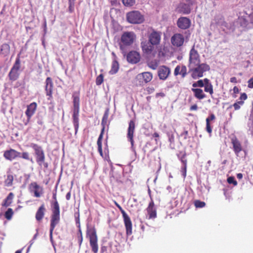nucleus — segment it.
Listing matches in <instances>:
<instances>
[{"instance_id": "obj_42", "label": "nucleus", "mask_w": 253, "mask_h": 253, "mask_svg": "<svg viewBox=\"0 0 253 253\" xmlns=\"http://www.w3.org/2000/svg\"><path fill=\"white\" fill-rule=\"evenodd\" d=\"M227 181L229 184H233L234 186H236L237 185V182L233 176L229 177L227 178Z\"/></svg>"}, {"instance_id": "obj_55", "label": "nucleus", "mask_w": 253, "mask_h": 253, "mask_svg": "<svg viewBox=\"0 0 253 253\" xmlns=\"http://www.w3.org/2000/svg\"><path fill=\"white\" fill-rule=\"evenodd\" d=\"M197 109H198V107L196 104H194V105H192L190 108V110L191 111H195V110H197Z\"/></svg>"}, {"instance_id": "obj_18", "label": "nucleus", "mask_w": 253, "mask_h": 253, "mask_svg": "<svg viewBox=\"0 0 253 253\" xmlns=\"http://www.w3.org/2000/svg\"><path fill=\"white\" fill-rule=\"evenodd\" d=\"M146 211L148 215L149 219H154L157 217V211L155 207V204L153 200L149 203L148 206L146 208Z\"/></svg>"}, {"instance_id": "obj_59", "label": "nucleus", "mask_w": 253, "mask_h": 253, "mask_svg": "<svg viewBox=\"0 0 253 253\" xmlns=\"http://www.w3.org/2000/svg\"><path fill=\"white\" fill-rule=\"evenodd\" d=\"M233 91H234V93L235 94L238 93H239L238 88L236 86H235L233 88Z\"/></svg>"}, {"instance_id": "obj_57", "label": "nucleus", "mask_w": 253, "mask_h": 253, "mask_svg": "<svg viewBox=\"0 0 253 253\" xmlns=\"http://www.w3.org/2000/svg\"><path fill=\"white\" fill-rule=\"evenodd\" d=\"M71 191H69V192H68L67 194H66V199L67 200H70L71 199Z\"/></svg>"}, {"instance_id": "obj_64", "label": "nucleus", "mask_w": 253, "mask_h": 253, "mask_svg": "<svg viewBox=\"0 0 253 253\" xmlns=\"http://www.w3.org/2000/svg\"><path fill=\"white\" fill-rule=\"evenodd\" d=\"M197 98L199 99L203 98L205 96H195Z\"/></svg>"}, {"instance_id": "obj_56", "label": "nucleus", "mask_w": 253, "mask_h": 253, "mask_svg": "<svg viewBox=\"0 0 253 253\" xmlns=\"http://www.w3.org/2000/svg\"><path fill=\"white\" fill-rule=\"evenodd\" d=\"M153 137L155 138V141L156 142H157L158 140H157V138H159V134L158 132H154L153 135H152Z\"/></svg>"}, {"instance_id": "obj_8", "label": "nucleus", "mask_w": 253, "mask_h": 253, "mask_svg": "<svg viewBox=\"0 0 253 253\" xmlns=\"http://www.w3.org/2000/svg\"><path fill=\"white\" fill-rule=\"evenodd\" d=\"M117 208L119 209L122 214V216L124 219L125 226L126 229V234L128 235L132 234V224L131 219L129 216L126 213L125 211L123 209L121 206L120 205Z\"/></svg>"}, {"instance_id": "obj_20", "label": "nucleus", "mask_w": 253, "mask_h": 253, "mask_svg": "<svg viewBox=\"0 0 253 253\" xmlns=\"http://www.w3.org/2000/svg\"><path fill=\"white\" fill-rule=\"evenodd\" d=\"M177 24L180 29H186L190 27L191 21L186 17H180L178 19Z\"/></svg>"}, {"instance_id": "obj_45", "label": "nucleus", "mask_w": 253, "mask_h": 253, "mask_svg": "<svg viewBox=\"0 0 253 253\" xmlns=\"http://www.w3.org/2000/svg\"><path fill=\"white\" fill-rule=\"evenodd\" d=\"M186 70L187 69L185 66H182L181 68H180V74L182 75L183 77H185L186 75Z\"/></svg>"}, {"instance_id": "obj_33", "label": "nucleus", "mask_w": 253, "mask_h": 253, "mask_svg": "<svg viewBox=\"0 0 253 253\" xmlns=\"http://www.w3.org/2000/svg\"><path fill=\"white\" fill-rule=\"evenodd\" d=\"M13 214V210L11 208H8L4 213V217L6 219L10 220L11 219Z\"/></svg>"}, {"instance_id": "obj_21", "label": "nucleus", "mask_w": 253, "mask_h": 253, "mask_svg": "<svg viewBox=\"0 0 253 253\" xmlns=\"http://www.w3.org/2000/svg\"><path fill=\"white\" fill-rule=\"evenodd\" d=\"M170 73L169 69L165 66H161L159 68L158 71V76L160 79H166Z\"/></svg>"}, {"instance_id": "obj_48", "label": "nucleus", "mask_w": 253, "mask_h": 253, "mask_svg": "<svg viewBox=\"0 0 253 253\" xmlns=\"http://www.w3.org/2000/svg\"><path fill=\"white\" fill-rule=\"evenodd\" d=\"M21 157L25 160H29V155L28 152H23L22 153Z\"/></svg>"}, {"instance_id": "obj_29", "label": "nucleus", "mask_w": 253, "mask_h": 253, "mask_svg": "<svg viewBox=\"0 0 253 253\" xmlns=\"http://www.w3.org/2000/svg\"><path fill=\"white\" fill-rule=\"evenodd\" d=\"M10 51V46L8 44L4 43L0 47V53L6 56L9 53Z\"/></svg>"}, {"instance_id": "obj_47", "label": "nucleus", "mask_w": 253, "mask_h": 253, "mask_svg": "<svg viewBox=\"0 0 253 253\" xmlns=\"http://www.w3.org/2000/svg\"><path fill=\"white\" fill-rule=\"evenodd\" d=\"M76 222L78 224V227H80V214L79 212L77 213V215L75 214Z\"/></svg>"}, {"instance_id": "obj_30", "label": "nucleus", "mask_w": 253, "mask_h": 253, "mask_svg": "<svg viewBox=\"0 0 253 253\" xmlns=\"http://www.w3.org/2000/svg\"><path fill=\"white\" fill-rule=\"evenodd\" d=\"M14 177L12 174H7L6 178L4 180V185L7 187L11 186L13 185Z\"/></svg>"}, {"instance_id": "obj_3", "label": "nucleus", "mask_w": 253, "mask_h": 253, "mask_svg": "<svg viewBox=\"0 0 253 253\" xmlns=\"http://www.w3.org/2000/svg\"><path fill=\"white\" fill-rule=\"evenodd\" d=\"M86 237L88 238L90 246L93 253H97L98 251V237L96 230L94 227H87Z\"/></svg>"}, {"instance_id": "obj_6", "label": "nucleus", "mask_w": 253, "mask_h": 253, "mask_svg": "<svg viewBox=\"0 0 253 253\" xmlns=\"http://www.w3.org/2000/svg\"><path fill=\"white\" fill-rule=\"evenodd\" d=\"M53 201H51V218L60 219V206L57 200L56 191H55L52 194Z\"/></svg>"}, {"instance_id": "obj_36", "label": "nucleus", "mask_w": 253, "mask_h": 253, "mask_svg": "<svg viewBox=\"0 0 253 253\" xmlns=\"http://www.w3.org/2000/svg\"><path fill=\"white\" fill-rule=\"evenodd\" d=\"M148 66L153 70H155L158 66V62L156 60L151 61L148 63Z\"/></svg>"}, {"instance_id": "obj_9", "label": "nucleus", "mask_w": 253, "mask_h": 253, "mask_svg": "<svg viewBox=\"0 0 253 253\" xmlns=\"http://www.w3.org/2000/svg\"><path fill=\"white\" fill-rule=\"evenodd\" d=\"M200 63V56L194 47L191 49L189 54V69L196 67Z\"/></svg>"}, {"instance_id": "obj_53", "label": "nucleus", "mask_w": 253, "mask_h": 253, "mask_svg": "<svg viewBox=\"0 0 253 253\" xmlns=\"http://www.w3.org/2000/svg\"><path fill=\"white\" fill-rule=\"evenodd\" d=\"M78 242H79V246H81L82 244L83 241V236H78Z\"/></svg>"}, {"instance_id": "obj_35", "label": "nucleus", "mask_w": 253, "mask_h": 253, "mask_svg": "<svg viewBox=\"0 0 253 253\" xmlns=\"http://www.w3.org/2000/svg\"><path fill=\"white\" fill-rule=\"evenodd\" d=\"M142 77L146 83L150 82L152 79V75L149 72L142 73Z\"/></svg>"}, {"instance_id": "obj_51", "label": "nucleus", "mask_w": 253, "mask_h": 253, "mask_svg": "<svg viewBox=\"0 0 253 253\" xmlns=\"http://www.w3.org/2000/svg\"><path fill=\"white\" fill-rule=\"evenodd\" d=\"M180 67L179 66H177L175 68V70H174V75H177L178 74H180Z\"/></svg>"}, {"instance_id": "obj_23", "label": "nucleus", "mask_w": 253, "mask_h": 253, "mask_svg": "<svg viewBox=\"0 0 253 253\" xmlns=\"http://www.w3.org/2000/svg\"><path fill=\"white\" fill-rule=\"evenodd\" d=\"M46 211L44 205L42 204L38 209L35 215V218L38 222H41L45 214V211Z\"/></svg>"}, {"instance_id": "obj_44", "label": "nucleus", "mask_w": 253, "mask_h": 253, "mask_svg": "<svg viewBox=\"0 0 253 253\" xmlns=\"http://www.w3.org/2000/svg\"><path fill=\"white\" fill-rule=\"evenodd\" d=\"M186 154L185 152L183 153L180 157V159L183 165H187V160L186 159Z\"/></svg>"}, {"instance_id": "obj_19", "label": "nucleus", "mask_w": 253, "mask_h": 253, "mask_svg": "<svg viewBox=\"0 0 253 253\" xmlns=\"http://www.w3.org/2000/svg\"><path fill=\"white\" fill-rule=\"evenodd\" d=\"M176 10L179 13L183 14H189L191 11V4L189 3H185L181 2L177 6Z\"/></svg>"}, {"instance_id": "obj_5", "label": "nucleus", "mask_w": 253, "mask_h": 253, "mask_svg": "<svg viewBox=\"0 0 253 253\" xmlns=\"http://www.w3.org/2000/svg\"><path fill=\"white\" fill-rule=\"evenodd\" d=\"M210 69V66L205 63L199 64L197 66L189 69L192 72V77L194 79L202 77L203 76V73Z\"/></svg>"}, {"instance_id": "obj_38", "label": "nucleus", "mask_w": 253, "mask_h": 253, "mask_svg": "<svg viewBox=\"0 0 253 253\" xmlns=\"http://www.w3.org/2000/svg\"><path fill=\"white\" fill-rule=\"evenodd\" d=\"M194 205L196 208H201L205 206L206 203L199 200H196L194 202Z\"/></svg>"}, {"instance_id": "obj_17", "label": "nucleus", "mask_w": 253, "mask_h": 253, "mask_svg": "<svg viewBox=\"0 0 253 253\" xmlns=\"http://www.w3.org/2000/svg\"><path fill=\"white\" fill-rule=\"evenodd\" d=\"M126 59L128 62L132 64H135L140 61V55L138 52L131 51L127 54Z\"/></svg>"}, {"instance_id": "obj_49", "label": "nucleus", "mask_w": 253, "mask_h": 253, "mask_svg": "<svg viewBox=\"0 0 253 253\" xmlns=\"http://www.w3.org/2000/svg\"><path fill=\"white\" fill-rule=\"evenodd\" d=\"M154 88L153 86H148L147 87V91L148 94L153 93L154 92Z\"/></svg>"}, {"instance_id": "obj_22", "label": "nucleus", "mask_w": 253, "mask_h": 253, "mask_svg": "<svg viewBox=\"0 0 253 253\" xmlns=\"http://www.w3.org/2000/svg\"><path fill=\"white\" fill-rule=\"evenodd\" d=\"M60 219H56V218H51L50 219V234H49V237H50V240L53 245L54 246V242L53 240V230L56 226L57 224H58L60 222Z\"/></svg>"}, {"instance_id": "obj_24", "label": "nucleus", "mask_w": 253, "mask_h": 253, "mask_svg": "<svg viewBox=\"0 0 253 253\" xmlns=\"http://www.w3.org/2000/svg\"><path fill=\"white\" fill-rule=\"evenodd\" d=\"M231 142L233 145L234 152L236 154H238L242 150V146L240 141L236 137H234L232 138Z\"/></svg>"}, {"instance_id": "obj_46", "label": "nucleus", "mask_w": 253, "mask_h": 253, "mask_svg": "<svg viewBox=\"0 0 253 253\" xmlns=\"http://www.w3.org/2000/svg\"><path fill=\"white\" fill-rule=\"evenodd\" d=\"M205 85H204V83L203 82V81L202 80H199L197 82V83H195L193 84V86L194 87H196L197 86H200V87H203Z\"/></svg>"}, {"instance_id": "obj_41", "label": "nucleus", "mask_w": 253, "mask_h": 253, "mask_svg": "<svg viewBox=\"0 0 253 253\" xmlns=\"http://www.w3.org/2000/svg\"><path fill=\"white\" fill-rule=\"evenodd\" d=\"M76 0H68L69 1V11L70 12H72L74 11L75 1Z\"/></svg>"}, {"instance_id": "obj_26", "label": "nucleus", "mask_w": 253, "mask_h": 253, "mask_svg": "<svg viewBox=\"0 0 253 253\" xmlns=\"http://www.w3.org/2000/svg\"><path fill=\"white\" fill-rule=\"evenodd\" d=\"M14 197V195L12 192L9 193L6 198L3 200L1 206L4 207L9 206L12 203Z\"/></svg>"}, {"instance_id": "obj_15", "label": "nucleus", "mask_w": 253, "mask_h": 253, "mask_svg": "<svg viewBox=\"0 0 253 253\" xmlns=\"http://www.w3.org/2000/svg\"><path fill=\"white\" fill-rule=\"evenodd\" d=\"M170 41L173 46L180 47L183 45L184 38L183 36L180 34H175L171 38Z\"/></svg>"}, {"instance_id": "obj_7", "label": "nucleus", "mask_w": 253, "mask_h": 253, "mask_svg": "<svg viewBox=\"0 0 253 253\" xmlns=\"http://www.w3.org/2000/svg\"><path fill=\"white\" fill-rule=\"evenodd\" d=\"M127 20L132 24H140L144 21V16L138 11H132L127 13Z\"/></svg>"}, {"instance_id": "obj_61", "label": "nucleus", "mask_w": 253, "mask_h": 253, "mask_svg": "<svg viewBox=\"0 0 253 253\" xmlns=\"http://www.w3.org/2000/svg\"><path fill=\"white\" fill-rule=\"evenodd\" d=\"M237 177L238 179H241L243 178V174L241 173H239L237 174Z\"/></svg>"}, {"instance_id": "obj_16", "label": "nucleus", "mask_w": 253, "mask_h": 253, "mask_svg": "<svg viewBox=\"0 0 253 253\" xmlns=\"http://www.w3.org/2000/svg\"><path fill=\"white\" fill-rule=\"evenodd\" d=\"M21 153L15 149H10L4 152L3 157L6 160L12 161L16 158L19 157Z\"/></svg>"}, {"instance_id": "obj_1", "label": "nucleus", "mask_w": 253, "mask_h": 253, "mask_svg": "<svg viewBox=\"0 0 253 253\" xmlns=\"http://www.w3.org/2000/svg\"><path fill=\"white\" fill-rule=\"evenodd\" d=\"M162 33L151 28L148 31V40L141 42L143 52L150 57H155L157 52L158 46L160 44Z\"/></svg>"}, {"instance_id": "obj_31", "label": "nucleus", "mask_w": 253, "mask_h": 253, "mask_svg": "<svg viewBox=\"0 0 253 253\" xmlns=\"http://www.w3.org/2000/svg\"><path fill=\"white\" fill-rule=\"evenodd\" d=\"M247 98V96H240V101H239L233 104L235 110H238L240 108V105L244 103V100Z\"/></svg>"}, {"instance_id": "obj_4", "label": "nucleus", "mask_w": 253, "mask_h": 253, "mask_svg": "<svg viewBox=\"0 0 253 253\" xmlns=\"http://www.w3.org/2000/svg\"><path fill=\"white\" fill-rule=\"evenodd\" d=\"M73 105V122L75 127V134H76L79 127L80 98L78 96H74Z\"/></svg>"}, {"instance_id": "obj_27", "label": "nucleus", "mask_w": 253, "mask_h": 253, "mask_svg": "<svg viewBox=\"0 0 253 253\" xmlns=\"http://www.w3.org/2000/svg\"><path fill=\"white\" fill-rule=\"evenodd\" d=\"M45 90L46 95H51L53 83L52 79L50 77H47L46 79Z\"/></svg>"}, {"instance_id": "obj_2", "label": "nucleus", "mask_w": 253, "mask_h": 253, "mask_svg": "<svg viewBox=\"0 0 253 253\" xmlns=\"http://www.w3.org/2000/svg\"><path fill=\"white\" fill-rule=\"evenodd\" d=\"M30 147H32L35 152L36 161L38 165L44 168H47L48 166L47 163L45 162V156L42 147L35 143H31Z\"/></svg>"}, {"instance_id": "obj_43", "label": "nucleus", "mask_w": 253, "mask_h": 253, "mask_svg": "<svg viewBox=\"0 0 253 253\" xmlns=\"http://www.w3.org/2000/svg\"><path fill=\"white\" fill-rule=\"evenodd\" d=\"M103 81V76L102 74L99 75L96 79V84L97 85H100Z\"/></svg>"}, {"instance_id": "obj_37", "label": "nucleus", "mask_w": 253, "mask_h": 253, "mask_svg": "<svg viewBox=\"0 0 253 253\" xmlns=\"http://www.w3.org/2000/svg\"><path fill=\"white\" fill-rule=\"evenodd\" d=\"M108 118V111H106L105 113L104 114V115L103 116L102 122H101V125L105 127V125L107 123V121Z\"/></svg>"}, {"instance_id": "obj_13", "label": "nucleus", "mask_w": 253, "mask_h": 253, "mask_svg": "<svg viewBox=\"0 0 253 253\" xmlns=\"http://www.w3.org/2000/svg\"><path fill=\"white\" fill-rule=\"evenodd\" d=\"M37 107V104L36 102L31 103L27 106V109L25 111V114L27 116V119L25 122V125H28L30 121L31 117L35 113Z\"/></svg>"}, {"instance_id": "obj_62", "label": "nucleus", "mask_w": 253, "mask_h": 253, "mask_svg": "<svg viewBox=\"0 0 253 253\" xmlns=\"http://www.w3.org/2000/svg\"><path fill=\"white\" fill-rule=\"evenodd\" d=\"M207 84H210L209 83V80L207 79H205L204 80V85H206Z\"/></svg>"}, {"instance_id": "obj_11", "label": "nucleus", "mask_w": 253, "mask_h": 253, "mask_svg": "<svg viewBox=\"0 0 253 253\" xmlns=\"http://www.w3.org/2000/svg\"><path fill=\"white\" fill-rule=\"evenodd\" d=\"M29 191L33 193L34 196L37 198L40 197L43 193V188L40 186L36 182H32L28 187Z\"/></svg>"}, {"instance_id": "obj_25", "label": "nucleus", "mask_w": 253, "mask_h": 253, "mask_svg": "<svg viewBox=\"0 0 253 253\" xmlns=\"http://www.w3.org/2000/svg\"><path fill=\"white\" fill-rule=\"evenodd\" d=\"M104 128H105V127L103 126L101 130V132L99 136L97 141V146H98V152L99 153V154L100 155V156L101 157H103V156L102 148V140L103 139Z\"/></svg>"}, {"instance_id": "obj_10", "label": "nucleus", "mask_w": 253, "mask_h": 253, "mask_svg": "<svg viewBox=\"0 0 253 253\" xmlns=\"http://www.w3.org/2000/svg\"><path fill=\"white\" fill-rule=\"evenodd\" d=\"M136 39V35L133 32H125L121 37V42L125 45H130Z\"/></svg>"}, {"instance_id": "obj_34", "label": "nucleus", "mask_w": 253, "mask_h": 253, "mask_svg": "<svg viewBox=\"0 0 253 253\" xmlns=\"http://www.w3.org/2000/svg\"><path fill=\"white\" fill-rule=\"evenodd\" d=\"M119 69V63L117 61H114L112 65V68L110 72L111 74H115Z\"/></svg>"}, {"instance_id": "obj_32", "label": "nucleus", "mask_w": 253, "mask_h": 253, "mask_svg": "<svg viewBox=\"0 0 253 253\" xmlns=\"http://www.w3.org/2000/svg\"><path fill=\"white\" fill-rule=\"evenodd\" d=\"M215 21L216 24L218 26H221L224 31L225 30L224 27L227 28V24L225 21H224L222 17H219L218 20L217 19H215Z\"/></svg>"}, {"instance_id": "obj_40", "label": "nucleus", "mask_w": 253, "mask_h": 253, "mask_svg": "<svg viewBox=\"0 0 253 253\" xmlns=\"http://www.w3.org/2000/svg\"><path fill=\"white\" fill-rule=\"evenodd\" d=\"M205 86V91L207 92H209L210 94H212L213 93L212 87L211 84H207L204 85Z\"/></svg>"}, {"instance_id": "obj_39", "label": "nucleus", "mask_w": 253, "mask_h": 253, "mask_svg": "<svg viewBox=\"0 0 253 253\" xmlns=\"http://www.w3.org/2000/svg\"><path fill=\"white\" fill-rule=\"evenodd\" d=\"M123 4L126 6H131L135 3V0H122Z\"/></svg>"}, {"instance_id": "obj_52", "label": "nucleus", "mask_w": 253, "mask_h": 253, "mask_svg": "<svg viewBox=\"0 0 253 253\" xmlns=\"http://www.w3.org/2000/svg\"><path fill=\"white\" fill-rule=\"evenodd\" d=\"M248 87L250 88L253 87V78L251 79L248 81Z\"/></svg>"}, {"instance_id": "obj_14", "label": "nucleus", "mask_w": 253, "mask_h": 253, "mask_svg": "<svg viewBox=\"0 0 253 253\" xmlns=\"http://www.w3.org/2000/svg\"><path fill=\"white\" fill-rule=\"evenodd\" d=\"M135 128V121L134 120H130L129 122L128 127L127 129V138L131 143V147H133L134 146L133 136Z\"/></svg>"}, {"instance_id": "obj_50", "label": "nucleus", "mask_w": 253, "mask_h": 253, "mask_svg": "<svg viewBox=\"0 0 253 253\" xmlns=\"http://www.w3.org/2000/svg\"><path fill=\"white\" fill-rule=\"evenodd\" d=\"M193 90L195 92V95H202L201 93L203 92V90L201 89L196 88Z\"/></svg>"}, {"instance_id": "obj_63", "label": "nucleus", "mask_w": 253, "mask_h": 253, "mask_svg": "<svg viewBox=\"0 0 253 253\" xmlns=\"http://www.w3.org/2000/svg\"><path fill=\"white\" fill-rule=\"evenodd\" d=\"M78 236H83L82 232V230L81 229V227L80 228H79Z\"/></svg>"}, {"instance_id": "obj_60", "label": "nucleus", "mask_w": 253, "mask_h": 253, "mask_svg": "<svg viewBox=\"0 0 253 253\" xmlns=\"http://www.w3.org/2000/svg\"><path fill=\"white\" fill-rule=\"evenodd\" d=\"M230 82L231 83H237V79L235 77H232L230 79Z\"/></svg>"}, {"instance_id": "obj_28", "label": "nucleus", "mask_w": 253, "mask_h": 253, "mask_svg": "<svg viewBox=\"0 0 253 253\" xmlns=\"http://www.w3.org/2000/svg\"><path fill=\"white\" fill-rule=\"evenodd\" d=\"M215 119V117L213 114H211L210 117L206 119V130L210 134L212 132V128L210 125V121L214 120Z\"/></svg>"}, {"instance_id": "obj_54", "label": "nucleus", "mask_w": 253, "mask_h": 253, "mask_svg": "<svg viewBox=\"0 0 253 253\" xmlns=\"http://www.w3.org/2000/svg\"><path fill=\"white\" fill-rule=\"evenodd\" d=\"M186 168H187V165H183V166L182 168L183 174L184 176H185L186 175Z\"/></svg>"}, {"instance_id": "obj_58", "label": "nucleus", "mask_w": 253, "mask_h": 253, "mask_svg": "<svg viewBox=\"0 0 253 253\" xmlns=\"http://www.w3.org/2000/svg\"><path fill=\"white\" fill-rule=\"evenodd\" d=\"M107 250V247L106 246H102L101 248V253H103L106 252Z\"/></svg>"}, {"instance_id": "obj_12", "label": "nucleus", "mask_w": 253, "mask_h": 253, "mask_svg": "<svg viewBox=\"0 0 253 253\" xmlns=\"http://www.w3.org/2000/svg\"><path fill=\"white\" fill-rule=\"evenodd\" d=\"M20 67V61L19 58H17L9 73V77L11 80L15 81L19 76L18 70Z\"/></svg>"}]
</instances>
